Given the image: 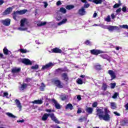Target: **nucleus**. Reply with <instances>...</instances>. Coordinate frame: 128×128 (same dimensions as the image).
<instances>
[{
  "instance_id": "obj_23",
  "label": "nucleus",
  "mask_w": 128,
  "mask_h": 128,
  "mask_svg": "<svg viewBox=\"0 0 128 128\" xmlns=\"http://www.w3.org/2000/svg\"><path fill=\"white\" fill-rule=\"evenodd\" d=\"M42 102H42V100H34L32 102V104H42Z\"/></svg>"
},
{
  "instance_id": "obj_35",
  "label": "nucleus",
  "mask_w": 128,
  "mask_h": 128,
  "mask_svg": "<svg viewBox=\"0 0 128 128\" xmlns=\"http://www.w3.org/2000/svg\"><path fill=\"white\" fill-rule=\"evenodd\" d=\"M100 58H104V60H106L108 58V54H102L100 55Z\"/></svg>"
},
{
  "instance_id": "obj_28",
  "label": "nucleus",
  "mask_w": 128,
  "mask_h": 128,
  "mask_svg": "<svg viewBox=\"0 0 128 128\" xmlns=\"http://www.w3.org/2000/svg\"><path fill=\"white\" fill-rule=\"evenodd\" d=\"M110 106L112 110H116V102H112L110 103Z\"/></svg>"
},
{
  "instance_id": "obj_27",
  "label": "nucleus",
  "mask_w": 128,
  "mask_h": 128,
  "mask_svg": "<svg viewBox=\"0 0 128 128\" xmlns=\"http://www.w3.org/2000/svg\"><path fill=\"white\" fill-rule=\"evenodd\" d=\"M66 22H68L67 18L62 19V20L61 22H58V26H62V24H66Z\"/></svg>"
},
{
  "instance_id": "obj_13",
  "label": "nucleus",
  "mask_w": 128,
  "mask_h": 128,
  "mask_svg": "<svg viewBox=\"0 0 128 128\" xmlns=\"http://www.w3.org/2000/svg\"><path fill=\"white\" fill-rule=\"evenodd\" d=\"M108 74L111 76V80H114V78H116V73L112 70H109L108 71Z\"/></svg>"
},
{
  "instance_id": "obj_36",
  "label": "nucleus",
  "mask_w": 128,
  "mask_h": 128,
  "mask_svg": "<svg viewBox=\"0 0 128 128\" xmlns=\"http://www.w3.org/2000/svg\"><path fill=\"white\" fill-rule=\"evenodd\" d=\"M84 44H86V46H92V42L90 41V40H86L84 42Z\"/></svg>"
},
{
  "instance_id": "obj_64",
  "label": "nucleus",
  "mask_w": 128,
  "mask_h": 128,
  "mask_svg": "<svg viewBox=\"0 0 128 128\" xmlns=\"http://www.w3.org/2000/svg\"><path fill=\"white\" fill-rule=\"evenodd\" d=\"M96 16H98V13L97 12H94L93 14V17L96 18Z\"/></svg>"
},
{
  "instance_id": "obj_16",
  "label": "nucleus",
  "mask_w": 128,
  "mask_h": 128,
  "mask_svg": "<svg viewBox=\"0 0 128 128\" xmlns=\"http://www.w3.org/2000/svg\"><path fill=\"white\" fill-rule=\"evenodd\" d=\"M15 102L17 108H18L20 109V112L22 108V104L20 103V100L16 99L15 100Z\"/></svg>"
},
{
  "instance_id": "obj_29",
  "label": "nucleus",
  "mask_w": 128,
  "mask_h": 128,
  "mask_svg": "<svg viewBox=\"0 0 128 128\" xmlns=\"http://www.w3.org/2000/svg\"><path fill=\"white\" fill-rule=\"evenodd\" d=\"M102 2H104V0H93V2L96 4H100Z\"/></svg>"
},
{
  "instance_id": "obj_33",
  "label": "nucleus",
  "mask_w": 128,
  "mask_h": 128,
  "mask_svg": "<svg viewBox=\"0 0 128 128\" xmlns=\"http://www.w3.org/2000/svg\"><path fill=\"white\" fill-rule=\"evenodd\" d=\"M88 120V118L86 117V116H84L83 118H80L78 119L79 122H84V120Z\"/></svg>"
},
{
  "instance_id": "obj_42",
  "label": "nucleus",
  "mask_w": 128,
  "mask_h": 128,
  "mask_svg": "<svg viewBox=\"0 0 128 128\" xmlns=\"http://www.w3.org/2000/svg\"><path fill=\"white\" fill-rule=\"evenodd\" d=\"M110 88H116V83L114 82V83H111L110 84Z\"/></svg>"
},
{
  "instance_id": "obj_48",
  "label": "nucleus",
  "mask_w": 128,
  "mask_h": 128,
  "mask_svg": "<svg viewBox=\"0 0 128 128\" xmlns=\"http://www.w3.org/2000/svg\"><path fill=\"white\" fill-rule=\"evenodd\" d=\"M92 108H96L98 106V102H94L92 105Z\"/></svg>"
},
{
  "instance_id": "obj_2",
  "label": "nucleus",
  "mask_w": 128,
  "mask_h": 128,
  "mask_svg": "<svg viewBox=\"0 0 128 128\" xmlns=\"http://www.w3.org/2000/svg\"><path fill=\"white\" fill-rule=\"evenodd\" d=\"M48 116H50L53 122H54L55 124H60V121L56 118V117L54 116V114H44L42 118V120L44 122H46L48 118Z\"/></svg>"
},
{
  "instance_id": "obj_52",
  "label": "nucleus",
  "mask_w": 128,
  "mask_h": 128,
  "mask_svg": "<svg viewBox=\"0 0 128 128\" xmlns=\"http://www.w3.org/2000/svg\"><path fill=\"white\" fill-rule=\"evenodd\" d=\"M8 96V92H4V94L2 96L3 98H4V96Z\"/></svg>"
},
{
  "instance_id": "obj_51",
  "label": "nucleus",
  "mask_w": 128,
  "mask_h": 128,
  "mask_svg": "<svg viewBox=\"0 0 128 128\" xmlns=\"http://www.w3.org/2000/svg\"><path fill=\"white\" fill-rule=\"evenodd\" d=\"M122 28H126V30H128V26L127 24H124L122 26Z\"/></svg>"
},
{
  "instance_id": "obj_24",
  "label": "nucleus",
  "mask_w": 128,
  "mask_h": 128,
  "mask_svg": "<svg viewBox=\"0 0 128 128\" xmlns=\"http://www.w3.org/2000/svg\"><path fill=\"white\" fill-rule=\"evenodd\" d=\"M20 72V68H13L12 69V74H16V73H18V72Z\"/></svg>"
},
{
  "instance_id": "obj_14",
  "label": "nucleus",
  "mask_w": 128,
  "mask_h": 128,
  "mask_svg": "<svg viewBox=\"0 0 128 128\" xmlns=\"http://www.w3.org/2000/svg\"><path fill=\"white\" fill-rule=\"evenodd\" d=\"M78 13L80 16H84L86 14V9L82 7L81 8L79 9L78 10Z\"/></svg>"
},
{
  "instance_id": "obj_10",
  "label": "nucleus",
  "mask_w": 128,
  "mask_h": 128,
  "mask_svg": "<svg viewBox=\"0 0 128 128\" xmlns=\"http://www.w3.org/2000/svg\"><path fill=\"white\" fill-rule=\"evenodd\" d=\"M104 28H106V30H108L109 32H114V30H118V27L116 26H105Z\"/></svg>"
},
{
  "instance_id": "obj_12",
  "label": "nucleus",
  "mask_w": 128,
  "mask_h": 128,
  "mask_svg": "<svg viewBox=\"0 0 128 128\" xmlns=\"http://www.w3.org/2000/svg\"><path fill=\"white\" fill-rule=\"evenodd\" d=\"M61 77L62 78V80H64V82H68L70 78H68V73L64 72L61 74Z\"/></svg>"
},
{
  "instance_id": "obj_25",
  "label": "nucleus",
  "mask_w": 128,
  "mask_h": 128,
  "mask_svg": "<svg viewBox=\"0 0 128 128\" xmlns=\"http://www.w3.org/2000/svg\"><path fill=\"white\" fill-rule=\"evenodd\" d=\"M45 88H46V84H44V83L42 82L41 86L40 87V92H44Z\"/></svg>"
},
{
  "instance_id": "obj_54",
  "label": "nucleus",
  "mask_w": 128,
  "mask_h": 128,
  "mask_svg": "<svg viewBox=\"0 0 128 128\" xmlns=\"http://www.w3.org/2000/svg\"><path fill=\"white\" fill-rule=\"evenodd\" d=\"M122 10L124 12H126V7L123 6L122 8Z\"/></svg>"
},
{
  "instance_id": "obj_4",
  "label": "nucleus",
  "mask_w": 128,
  "mask_h": 128,
  "mask_svg": "<svg viewBox=\"0 0 128 128\" xmlns=\"http://www.w3.org/2000/svg\"><path fill=\"white\" fill-rule=\"evenodd\" d=\"M68 72V68H58L54 70L55 76H58V74H62V72Z\"/></svg>"
},
{
  "instance_id": "obj_17",
  "label": "nucleus",
  "mask_w": 128,
  "mask_h": 128,
  "mask_svg": "<svg viewBox=\"0 0 128 128\" xmlns=\"http://www.w3.org/2000/svg\"><path fill=\"white\" fill-rule=\"evenodd\" d=\"M28 84L26 83H23L22 84H21L20 86L19 87L20 90H25L26 88H28Z\"/></svg>"
},
{
  "instance_id": "obj_44",
  "label": "nucleus",
  "mask_w": 128,
  "mask_h": 128,
  "mask_svg": "<svg viewBox=\"0 0 128 128\" xmlns=\"http://www.w3.org/2000/svg\"><path fill=\"white\" fill-rule=\"evenodd\" d=\"M46 22H41L40 24H38V26H46Z\"/></svg>"
},
{
  "instance_id": "obj_50",
  "label": "nucleus",
  "mask_w": 128,
  "mask_h": 128,
  "mask_svg": "<svg viewBox=\"0 0 128 128\" xmlns=\"http://www.w3.org/2000/svg\"><path fill=\"white\" fill-rule=\"evenodd\" d=\"M122 12V8H118L116 10V12H117V14H118V13L120 12Z\"/></svg>"
},
{
  "instance_id": "obj_57",
  "label": "nucleus",
  "mask_w": 128,
  "mask_h": 128,
  "mask_svg": "<svg viewBox=\"0 0 128 128\" xmlns=\"http://www.w3.org/2000/svg\"><path fill=\"white\" fill-rule=\"evenodd\" d=\"M114 114H116V116H120V114L118 112H114Z\"/></svg>"
},
{
  "instance_id": "obj_5",
  "label": "nucleus",
  "mask_w": 128,
  "mask_h": 128,
  "mask_svg": "<svg viewBox=\"0 0 128 128\" xmlns=\"http://www.w3.org/2000/svg\"><path fill=\"white\" fill-rule=\"evenodd\" d=\"M91 54L94 56H98L100 54H104V51L100 50L93 49L90 50Z\"/></svg>"
},
{
  "instance_id": "obj_9",
  "label": "nucleus",
  "mask_w": 128,
  "mask_h": 128,
  "mask_svg": "<svg viewBox=\"0 0 128 128\" xmlns=\"http://www.w3.org/2000/svg\"><path fill=\"white\" fill-rule=\"evenodd\" d=\"M51 100L52 102L54 104V106L56 110H60L62 108V106L58 102V101H56V99L52 98Z\"/></svg>"
},
{
  "instance_id": "obj_39",
  "label": "nucleus",
  "mask_w": 128,
  "mask_h": 128,
  "mask_svg": "<svg viewBox=\"0 0 128 128\" xmlns=\"http://www.w3.org/2000/svg\"><path fill=\"white\" fill-rule=\"evenodd\" d=\"M77 84H82L84 82H82V79L78 78L77 80Z\"/></svg>"
},
{
  "instance_id": "obj_43",
  "label": "nucleus",
  "mask_w": 128,
  "mask_h": 128,
  "mask_svg": "<svg viewBox=\"0 0 128 128\" xmlns=\"http://www.w3.org/2000/svg\"><path fill=\"white\" fill-rule=\"evenodd\" d=\"M118 93L115 92L114 95L112 96V98H118Z\"/></svg>"
},
{
  "instance_id": "obj_63",
  "label": "nucleus",
  "mask_w": 128,
  "mask_h": 128,
  "mask_svg": "<svg viewBox=\"0 0 128 128\" xmlns=\"http://www.w3.org/2000/svg\"><path fill=\"white\" fill-rule=\"evenodd\" d=\"M111 18H112V19L115 18L116 16H114V14H111Z\"/></svg>"
},
{
  "instance_id": "obj_61",
  "label": "nucleus",
  "mask_w": 128,
  "mask_h": 128,
  "mask_svg": "<svg viewBox=\"0 0 128 128\" xmlns=\"http://www.w3.org/2000/svg\"><path fill=\"white\" fill-rule=\"evenodd\" d=\"M4 0H0V6L4 4Z\"/></svg>"
},
{
  "instance_id": "obj_55",
  "label": "nucleus",
  "mask_w": 128,
  "mask_h": 128,
  "mask_svg": "<svg viewBox=\"0 0 128 128\" xmlns=\"http://www.w3.org/2000/svg\"><path fill=\"white\" fill-rule=\"evenodd\" d=\"M45 112H54V110H52L50 109H46Z\"/></svg>"
},
{
  "instance_id": "obj_1",
  "label": "nucleus",
  "mask_w": 128,
  "mask_h": 128,
  "mask_svg": "<svg viewBox=\"0 0 128 128\" xmlns=\"http://www.w3.org/2000/svg\"><path fill=\"white\" fill-rule=\"evenodd\" d=\"M96 116L98 117V118L100 120H103L105 122H108L110 120V115L109 114H110V111L108 109V108H104L96 107Z\"/></svg>"
},
{
  "instance_id": "obj_62",
  "label": "nucleus",
  "mask_w": 128,
  "mask_h": 128,
  "mask_svg": "<svg viewBox=\"0 0 128 128\" xmlns=\"http://www.w3.org/2000/svg\"><path fill=\"white\" fill-rule=\"evenodd\" d=\"M24 122V120H17V122Z\"/></svg>"
},
{
  "instance_id": "obj_26",
  "label": "nucleus",
  "mask_w": 128,
  "mask_h": 128,
  "mask_svg": "<svg viewBox=\"0 0 128 128\" xmlns=\"http://www.w3.org/2000/svg\"><path fill=\"white\" fill-rule=\"evenodd\" d=\"M26 18H24V19L21 20H20V26L22 28L23 26H24V24L26 22Z\"/></svg>"
},
{
  "instance_id": "obj_11",
  "label": "nucleus",
  "mask_w": 128,
  "mask_h": 128,
  "mask_svg": "<svg viewBox=\"0 0 128 128\" xmlns=\"http://www.w3.org/2000/svg\"><path fill=\"white\" fill-rule=\"evenodd\" d=\"M1 22L2 24H4V26H8L10 24V19L6 18L4 20H2Z\"/></svg>"
},
{
  "instance_id": "obj_40",
  "label": "nucleus",
  "mask_w": 128,
  "mask_h": 128,
  "mask_svg": "<svg viewBox=\"0 0 128 128\" xmlns=\"http://www.w3.org/2000/svg\"><path fill=\"white\" fill-rule=\"evenodd\" d=\"M106 22H110V16L109 15L104 19Z\"/></svg>"
},
{
  "instance_id": "obj_18",
  "label": "nucleus",
  "mask_w": 128,
  "mask_h": 128,
  "mask_svg": "<svg viewBox=\"0 0 128 128\" xmlns=\"http://www.w3.org/2000/svg\"><path fill=\"white\" fill-rule=\"evenodd\" d=\"M52 52H53L54 54H62V50L58 48H56L52 50Z\"/></svg>"
},
{
  "instance_id": "obj_53",
  "label": "nucleus",
  "mask_w": 128,
  "mask_h": 128,
  "mask_svg": "<svg viewBox=\"0 0 128 128\" xmlns=\"http://www.w3.org/2000/svg\"><path fill=\"white\" fill-rule=\"evenodd\" d=\"M77 114H82V108H78V110H77Z\"/></svg>"
},
{
  "instance_id": "obj_6",
  "label": "nucleus",
  "mask_w": 128,
  "mask_h": 128,
  "mask_svg": "<svg viewBox=\"0 0 128 128\" xmlns=\"http://www.w3.org/2000/svg\"><path fill=\"white\" fill-rule=\"evenodd\" d=\"M54 84L58 88H64V85L62 84V82H60L59 80H56L54 81Z\"/></svg>"
},
{
  "instance_id": "obj_59",
  "label": "nucleus",
  "mask_w": 128,
  "mask_h": 128,
  "mask_svg": "<svg viewBox=\"0 0 128 128\" xmlns=\"http://www.w3.org/2000/svg\"><path fill=\"white\" fill-rule=\"evenodd\" d=\"M62 4V2L58 0L56 2V6H60Z\"/></svg>"
},
{
  "instance_id": "obj_45",
  "label": "nucleus",
  "mask_w": 128,
  "mask_h": 128,
  "mask_svg": "<svg viewBox=\"0 0 128 128\" xmlns=\"http://www.w3.org/2000/svg\"><path fill=\"white\" fill-rule=\"evenodd\" d=\"M60 98L62 100H66V96L62 95L60 96Z\"/></svg>"
},
{
  "instance_id": "obj_3",
  "label": "nucleus",
  "mask_w": 128,
  "mask_h": 128,
  "mask_svg": "<svg viewBox=\"0 0 128 128\" xmlns=\"http://www.w3.org/2000/svg\"><path fill=\"white\" fill-rule=\"evenodd\" d=\"M26 12H28V10H18L16 12L14 11L13 14H12L14 20H16V17L18 16V14H26Z\"/></svg>"
},
{
  "instance_id": "obj_49",
  "label": "nucleus",
  "mask_w": 128,
  "mask_h": 128,
  "mask_svg": "<svg viewBox=\"0 0 128 128\" xmlns=\"http://www.w3.org/2000/svg\"><path fill=\"white\" fill-rule=\"evenodd\" d=\"M26 82H30V80H32V78H27L26 80H25Z\"/></svg>"
},
{
  "instance_id": "obj_34",
  "label": "nucleus",
  "mask_w": 128,
  "mask_h": 128,
  "mask_svg": "<svg viewBox=\"0 0 128 128\" xmlns=\"http://www.w3.org/2000/svg\"><path fill=\"white\" fill-rule=\"evenodd\" d=\"M20 52H22V54H26V52H28V51L26 49L24 48L20 49Z\"/></svg>"
},
{
  "instance_id": "obj_19",
  "label": "nucleus",
  "mask_w": 128,
  "mask_h": 128,
  "mask_svg": "<svg viewBox=\"0 0 128 128\" xmlns=\"http://www.w3.org/2000/svg\"><path fill=\"white\" fill-rule=\"evenodd\" d=\"M94 69L96 70H102V65H100V64H96L94 66Z\"/></svg>"
},
{
  "instance_id": "obj_37",
  "label": "nucleus",
  "mask_w": 128,
  "mask_h": 128,
  "mask_svg": "<svg viewBox=\"0 0 128 128\" xmlns=\"http://www.w3.org/2000/svg\"><path fill=\"white\" fill-rule=\"evenodd\" d=\"M60 12H62V14H66V10L62 7L60 8Z\"/></svg>"
},
{
  "instance_id": "obj_38",
  "label": "nucleus",
  "mask_w": 128,
  "mask_h": 128,
  "mask_svg": "<svg viewBox=\"0 0 128 128\" xmlns=\"http://www.w3.org/2000/svg\"><path fill=\"white\" fill-rule=\"evenodd\" d=\"M122 6V4H116L114 6V8H120Z\"/></svg>"
},
{
  "instance_id": "obj_20",
  "label": "nucleus",
  "mask_w": 128,
  "mask_h": 128,
  "mask_svg": "<svg viewBox=\"0 0 128 128\" xmlns=\"http://www.w3.org/2000/svg\"><path fill=\"white\" fill-rule=\"evenodd\" d=\"M86 111L88 114H92V112H94V109L90 107H87L86 109Z\"/></svg>"
},
{
  "instance_id": "obj_15",
  "label": "nucleus",
  "mask_w": 128,
  "mask_h": 128,
  "mask_svg": "<svg viewBox=\"0 0 128 128\" xmlns=\"http://www.w3.org/2000/svg\"><path fill=\"white\" fill-rule=\"evenodd\" d=\"M12 12V8L9 7L4 12L3 14L4 16H6V14H10Z\"/></svg>"
},
{
  "instance_id": "obj_7",
  "label": "nucleus",
  "mask_w": 128,
  "mask_h": 128,
  "mask_svg": "<svg viewBox=\"0 0 128 128\" xmlns=\"http://www.w3.org/2000/svg\"><path fill=\"white\" fill-rule=\"evenodd\" d=\"M54 66V64L52 62H50L46 64L45 66H42V68H41V70H44L48 68H52Z\"/></svg>"
},
{
  "instance_id": "obj_60",
  "label": "nucleus",
  "mask_w": 128,
  "mask_h": 128,
  "mask_svg": "<svg viewBox=\"0 0 128 128\" xmlns=\"http://www.w3.org/2000/svg\"><path fill=\"white\" fill-rule=\"evenodd\" d=\"M124 108H126V110H128V103L124 105Z\"/></svg>"
},
{
  "instance_id": "obj_8",
  "label": "nucleus",
  "mask_w": 128,
  "mask_h": 128,
  "mask_svg": "<svg viewBox=\"0 0 128 128\" xmlns=\"http://www.w3.org/2000/svg\"><path fill=\"white\" fill-rule=\"evenodd\" d=\"M21 62L22 64H24L26 66H32V62L28 58H23Z\"/></svg>"
},
{
  "instance_id": "obj_30",
  "label": "nucleus",
  "mask_w": 128,
  "mask_h": 128,
  "mask_svg": "<svg viewBox=\"0 0 128 128\" xmlns=\"http://www.w3.org/2000/svg\"><path fill=\"white\" fill-rule=\"evenodd\" d=\"M6 114H7L9 118H16V116H14V115L10 112H7Z\"/></svg>"
},
{
  "instance_id": "obj_31",
  "label": "nucleus",
  "mask_w": 128,
  "mask_h": 128,
  "mask_svg": "<svg viewBox=\"0 0 128 128\" xmlns=\"http://www.w3.org/2000/svg\"><path fill=\"white\" fill-rule=\"evenodd\" d=\"M74 8V5H68L66 6V10H72V8Z\"/></svg>"
},
{
  "instance_id": "obj_58",
  "label": "nucleus",
  "mask_w": 128,
  "mask_h": 128,
  "mask_svg": "<svg viewBox=\"0 0 128 128\" xmlns=\"http://www.w3.org/2000/svg\"><path fill=\"white\" fill-rule=\"evenodd\" d=\"M77 99L78 100V102H80V100H82V97L80 96V95H78L77 96Z\"/></svg>"
},
{
  "instance_id": "obj_22",
  "label": "nucleus",
  "mask_w": 128,
  "mask_h": 128,
  "mask_svg": "<svg viewBox=\"0 0 128 128\" xmlns=\"http://www.w3.org/2000/svg\"><path fill=\"white\" fill-rule=\"evenodd\" d=\"M3 52L5 56H8V54H10V52L12 54V52L8 50L6 48V47H4L3 49Z\"/></svg>"
},
{
  "instance_id": "obj_56",
  "label": "nucleus",
  "mask_w": 128,
  "mask_h": 128,
  "mask_svg": "<svg viewBox=\"0 0 128 128\" xmlns=\"http://www.w3.org/2000/svg\"><path fill=\"white\" fill-rule=\"evenodd\" d=\"M43 4H44V7L45 8H47L48 6V4L47 2H43Z\"/></svg>"
},
{
  "instance_id": "obj_41",
  "label": "nucleus",
  "mask_w": 128,
  "mask_h": 128,
  "mask_svg": "<svg viewBox=\"0 0 128 128\" xmlns=\"http://www.w3.org/2000/svg\"><path fill=\"white\" fill-rule=\"evenodd\" d=\"M38 65L37 64L31 67V70H38Z\"/></svg>"
},
{
  "instance_id": "obj_32",
  "label": "nucleus",
  "mask_w": 128,
  "mask_h": 128,
  "mask_svg": "<svg viewBox=\"0 0 128 128\" xmlns=\"http://www.w3.org/2000/svg\"><path fill=\"white\" fill-rule=\"evenodd\" d=\"M102 88L104 91L108 90V84H106V83H103Z\"/></svg>"
},
{
  "instance_id": "obj_46",
  "label": "nucleus",
  "mask_w": 128,
  "mask_h": 128,
  "mask_svg": "<svg viewBox=\"0 0 128 128\" xmlns=\"http://www.w3.org/2000/svg\"><path fill=\"white\" fill-rule=\"evenodd\" d=\"M90 4H84V6H82V7H83V8H90Z\"/></svg>"
},
{
  "instance_id": "obj_21",
  "label": "nucleus",
  "mask_w": 128,
  "mask_h": 128,
  "mask_svg": "<svg viewBox=\"0 0 128 128\" xmlns=\"http://www.w3.org/2000/svg\"><path fill=\"white\" fill-rule=\"evenodd\" d=\"M66 110H74V106L72 104H68L65 106Z\"/></svg>"
},
{
  "instance_id": "obj_47",
  "label": "nucleus",
  "mask_w": 128,
  "mask_h": 128,
  "mask_svg": "<svg viewBox=\"0 0 128 128\" xmlns=\"http://www.w3.org/2000/svg\"><path fill=\"white\" fill-rule=\"evenodd\" d=\"M62 16H60V15H58L56 17V20H58V22L60 20H62Z\"/></svg>"
}]
</instances>
